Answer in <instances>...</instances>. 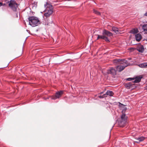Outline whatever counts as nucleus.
<instances>
[{
	"mask_svg": "<svg viewBox=\"0 0 147 147\" xmlns=\"http://www.w3.org/2000/svg\"><path fill=\"white\" fill-rule=\"evenodd\" d=\"M136 39V41H139L142 38V36L140 34H137L135 35Z\"/></svg>",
	"mask_w": 147,
	"mask_h": 147,
	"instance_id": "nucleus-11",
	"label": "nucleus"
},
{
	"mask_svg": "<svg viewBox=\"0 0 147 147\" xmlns=\"http://www.w3.org/2000/svg\"><path fill=\"white\" fill-rule=\"evenodd\" d=\"M127 122V117L125 114L122 115L121 119L118 122V125L120 127H123L126 124Z\"/></svg>",
	"mask_w": 147,
	"mask_h": 147,
	"instance_id": "nucleus-4",
	"label": "nucleus"
},
{
	"mask_svg": "<svg viewBox=\"0 0 147 147\" xmlns=\"http://www.w3.org/2000/svg\"><path fill=\"white\" fill-rule=\"evenodd\" d=\"M144 15L147 16V12L144 14Z\"/></svg>",
	"mask_w": 147,
	"mask_h": 147,
	"instance_id": "nucleus-27",
	"label": "nucleus"
},
{
	"mask_svg": "<svg viewBox=\"0 0 147 147\" xmlns=\"http://www.w3.org/2000/svg\"><path fill=\"white\" fill-rule=\"evenodd\" d=\"M138 66L141 68H146L147 67V63H141L138 65Z\"/></svg>",
	"mask_w": 147,
	"mask_h": 147,
	"instance_id": "nucleus-16",
	"label": "nucleus"
},
{
	"mask_svg": "<svg viewBox=\"0 0 147 147\" xmlns=\"http://www.w3.org/2000/svg\"><path fill=\"white\" fill-rule=\"evenodd\" d=\"M18 4L14 0H11L9 4V7L14 11H16Z\"/></svg>",
	"mask_w": 147,
	"mask_h": 147,
	"instance_id": "nucleus-5",
	"label": "nucleus"
},
{
	"mask_svg": "<svg viewBox=\"0 0 147 147\" xmlns=\"http://www.w3.org/2000/svg\"><path fill=\"white\" fill-rule=\"evenodd\" d=\"M145 138L144 137H142L138 138L137 139L139 142H141L143 141L144 140Z\"/></svg>",
	"mask_w": 147,
	"mask_h": 147,
	"instance_id": "nucleus-18",
	"label": "nucleus"
},
{
	"mask_svg": "<svg viewBox=\"0 0 147 147\" xmlns=\"http://www.w3.org/2000/svg\"><path fill=\"white\" fill-rule=\"evenodd\" d=\"M142 77L140 76L138 77H136L135 78V80L133 82V83H138L140 82Z\"/></svg>",
	"mask_w": 147,
	"mask_h": 147,
	"instance_id": "nucleus-12",
	"label": "nucleus"
},
{
	"mask_svg": "<svg viewBox=\"0 0 147 147\" xmlns=\"http://www.w3.org/2000/svg\"><path fill=\"white\" fill-rule=\"evenodd\" d=\"M63 92L62 91H60L59 92H56L55 95L52 96H51L52 99L55 100L57 98H59L63 94Z\"/></svg>",
	"mask_w": 147,
	"mask_h": 147,
	"instance_id": "nucleus-6",
	"label": "nucleus"
},
{
	"mask_svg": "<svg viewBox=\"0 0 147 147\" xmlns=\"http://www.w3.org/2000/svg\"><path fill=\"white\" fill-rule=\"evenodd\" d=\"M124 105H123L121 103H119V108H121V107H124Z\"/></svg>",
	"mask_w": 147,
	"mask_h": 147,
	"instance_id": "nucleus-23",
	"label": "nucleus"
},
{
	"mask_svg": "<svg viewBox=\"0 0 147 147\" xmlns=\"http://www.w3.org/2000/svg\"><path fill=\"white\" fill-rule=\"evenodd\" d=\"M97 40L101 39L105 40L107 42H110V41L108 37L105 35L103 34L102 35H97Z\"/></svg>",
	"mask_w": 147,
	"mask_h": 147,
	"instance_id": "nucleus-8",
	"label": "nucleus"
},
{
	"mask_svg": "<svg viewBox=\"0 0 147 147\" xmlns=\"http://www.w3.org/2000/svg\"><path fill=\"white\" fill-rule=\"evenodd\" d=\"M114 94L113 92L110 90H107L106 92V94H107V95L110 96H113Z\"/></svg>",
	"mask_w": 147,
	"mask_h": 147,
	"instance_id": "nucleus-14",
	"label": "nucleus"
},
{
	"mask_svg": "<svg viewBox=\"0 0 147 147\" xmlns=\"http://www.w3.org/2000/svg\"><path fill=\"white\" fill-rule=\"evenodd\" d=\"M113 62L120 65L115 67L117 70L119 72L123 70L129 64L127 61L124 59H115L113 60Z\"/></svg>",
	"mask_w": 147,
	"mask_h": 147,
	"instance_id": "nucleus-1",
	"label": "nucleus"
},
{
	"mask_svg": "<svg viewBox=\"0 0 147 147\" xmlns=\"http://www.w3.org/2000/svg\"><path fill=\"white\" fill-rule=\"evenodd\" d=\"M93 11H94V12L96 14H97V15H100V13L97 10H95L94 9L93 10Z\"/></svg>",
	"mask_w": 147,
	"mask_h": 147,
	"instance_id": "nucleus-19",
	"label": "nucleus"
},
{
	"mask_svg": "<svg viewBox=\"0 0 147 147\" xmlns=\"http://www.w3.org/2000/svg\"><path fill=\"white\" fill-rule=\"evenodd\" d=\"M98 97L100 98H104L103 95L99 96H98Z\"/></svg>",
	"mask_w": 147,
	"mask_h": 147,
	"instance_id": "nucleus-25",
	"label": "nucleus"
},
{
	"mask_svg": "<svg viewBox=\"0 0 147 147\" xmlns=\"http://www.w3.org/2000/svg\"><path fill=\"white\" fill-rule=\"evenodd\" d=\"M142 28L143 31L147 34V24H144L142 26Z\"/></svg>",
	"mask_w": 147,
	"mask_h": 147,
	"instance_id": "nucleus-15",
	"label": "nucleus"
},
{
	"mask_svg": "<svg viewBox=\"0 0 147 147\" xmlns=\"http://www.w3.org/2000/svg\"><path fill=\"white\" fill-rule=\"evenodd\" d=\"M116 70L113 67H112L107 70L108 74H110L113 76H115L116 74Z\"/></svg>",
	"mask_w": 147,
	"mask_h": 147,
	"instance_id": "nucleus-7",
	"label": "nucleus"
},
{
	"mask_svg": "<svg viewBox=\"0 0 147 147\" xmlns=\"http://www.w3.org/2000/svg\"><path fill=\"white\" fill-rule=\"evenodd\" d=\"M47 9L44 13V16L47 18L51 15L53 12V6L51 4L46 3L44 5Z\"/></svg>",
	"mask_w": 147,
	"mask_h": 147,
	"instance_id": "nucleus-2",
	"label": "nucleus"
},
{
	"mask_svg": "<svg viewBox=\"0 0 147 147\" xmlns=\"http://www.w3.org/2000/svg\"><path fill=\"white\" fill-rule=\"evenodd\" d=\"M102 34L106 36H107L108 37H111L113 36V34L112 33L105 30H104L103 31Z\"/></svg>",
	"mask_w": 147,
	"mask_h": 147,
	"instance_id": "nucleus-9",
	"label": "nucleus"
},
{
	"mask_svg": "<svg viewBox=\"0 0 147 147\" xmlns=\"http://www.w3.org/2000/svg\"><path fill=\"white\" fill-rule=\"evenodd\" d=\"M102 95H103V97L105 98V97H107V94H106H106H103Z\"/></svg>",
	"mask_w": 147,
	"mask_h": 147,
	"instance_id": "nucleus-24",
	"label": "nucleus"
},
{
	"mask_svg": "<svg viewBox=\"0 0 147 147\" xmlns=\"http://www.w3.org/2000/svg\"><path fill=\"white\" fill-rule=\"evenodd\" d=\"M135 80V78H128L127 79V80L128 81H133L134 80Z\"/></svg>",
	"mask_w": 147,
	"mask_h": 147,
	"instance_id": "nucleus-22",
	"label": "nucleus"
},
{
	"mask_svg": "<svg viewBox=\"0 0 147 147\" xmlns=\"http://www.w3.org/2000/svg\"><path fill=\"white\" fill-rule=\"evenodd\" d=\"M29 24L32 27L37 26L39 23V20L36 17L31 16L28 18Z\"/></svg>",
	"mask_w": 147,
	"mask_h": 147,
	"instance_id": "nucleus-3",
	"label": "nucleus"
},
{
	"mask_svg": "<svg viewBox=\"0 0 147 147\" xmlns=\"http://www.w3.org/2000/svg\"><path fill=\"white\" fill-rule=\"evenodd\" d=\"M103 92H101L100 94H103Z\"/></svg>",
	"mask_w": 147,
	"mask_h": 147,
	"instance_id": "nucleus-28",
	"label": "nucleus"
},
{
	"mask_svg": "<svg viewBox=\"0 0 147 147\" xmlns=\"http://www.w3.org/2000/svg\"><path fill=\"white\" fill-rule=\"evenodd\" d=\"M124 109L122 110V111H121V113H122V115L125 114V111H126V110L127 109V108L126 107H124Z\"/></svg>",
	"mask_w": 147,
	"mask_h": 147,
	"instance_id": "nucleus-21",
	"label": "nucleus"
},
{
	"mask_svg": "<svg viewBox=\"0 0 147 147\" xmlns=\"http://www.w3.org/2000/svg\"><path fill=\"white\" fill-rule=\"evenodd\" d=\"M138 32V30L137 29H134L131 30L130 31L131 33L133 34H135L137 33Z\"/></svg>",
	"mask_w": 147,
	"mask_h": 147,
	"instance_id": "nucleus-17",
	"label": "nucleus"
},
{
	"mask_svg": "<svg viewBox=\"0 0 147 147\" xmlns=\"http://www.w3.org/2000/svg\"><path fill=\"white\" fill-rule=\"evenodd\" d=\"M3 5V3L1 2H0V7Z\"/></svg>",
	"mask_w": 147,
	"mask_h": 147,
	"instance_id": "nucleus-26",
	"label": "nucleus"
},
{
	"mask_svg": "<svg viewBox=\"0 0 147 147\" xmlns=\"http://www.w3.org/2000/svg\"><path fill=\"white\" fill-rule=\"evenodd\" d=\"M132 83H133L132 82H130L125 85V86L126 87H128L129 88H130V87L132 85Z\"/></svg>",
	"mask_w": 147,
	"mask_h": 147,
	"instance_id": "nucleus-20",
	"label": "nucleus"
},
{
	"mask_svg": "<svg viewBox=\"0 0 147 147\" xmlns=\"http://www.w3.org/2000/svg\"><path fill=\"white\" fill-rule=\"evenodd\" d=\"M112 30L116 34H117L119 33L120 31L119 30L118 28L115 27H113L112 28Z\"/></svg>",
	"mask_w": 147,
	"mask_h": 147,
	"instance_id": "nucleus-13",
	"label": "nucleus"
},
{
	"mask_svg": "<svg viewBox=\"0 0 147 147\" xmlns=\"http://www.w3.org/2000/svg\"><path fill=\"white\" fill-rule=\"evenodd\" d=\"M137 50L140 52L142 53L144 50L143 46L141 45H138L136 48Z\"/></svg>",
	"mask_w": 147,
	"mask_h": 147,
	"instance_id": "nucleus-10",
	"label": "nucleus"
}]
</instances>
